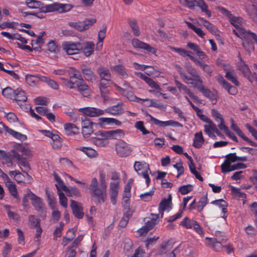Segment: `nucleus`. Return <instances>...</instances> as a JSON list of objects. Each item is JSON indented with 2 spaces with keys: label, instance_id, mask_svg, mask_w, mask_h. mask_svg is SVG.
<instances>
[{
  "label": "nucleus",
  "instance_id": "nucleus-1",
  "mask_svg": "<svg viewBox=\"0 0 257 257\" xmlns=\"http://www.w3.org/2000/svg\"><path fill=\"white\" fill-rule=\"evenodd\" d=\"M100 185L96 178H93L89 185L90 194L95 204H101L107 199V186L105 182V175L100 171L99 173Z\"/></svg>",
  "mask_w": 257,
  "mask_h": 257
},
{
  "label": "nucleus",
  "instance_id": "nucleus-2",
  "mask_svg": "<svg viewBox=\"0 0 257 257\" xmlns=\"http://www.w3.org/2000/svg\"><path fill=\"white\" fill-rule=\"evenodd\" d=\"M27 6L31 9H39L41 12L46 13L53 12L60 13L66 12L70 10L72 7L67 4L55 3L50 5H44L42 2L37 0H26Z\"/></svg>",
  "mask_w": 257,
  "mask_h": 257
},
{
  "label": "nucleus",
  "instance_id": "nucleus-3",
  "mask_svg": "<svg viewBox=\"0 0 257 257\" xmlns=\"http://www.w3.org/2000/svg\"><path fill=\"white\" fill-rule=\"evenodd\" d=\"M218 10L223 15L228 18L231 24L236 28V30H233V33L237 37L243 39L250 32L249 30L247 31L243 28L242 25L243 19L242 18L234 16L224 7H219Z\"/></svg>",
  "mask_w": 257,
  "mask_h": 257
},
{
  "label": "nucleus",
  "instance_id": "nucleus-4",
  "mask_svg": "<svg viewBox=\"0 0 257 257\" xmlns=\"http://www.w3.org/2000/svg\"><path fill=\"white\" fill-rule=\"evenodd\" d=\"M134 167L138 175H141L146 180V185L149 186L151 182L149 176V172L150 171L149 165L145 162L136 161Z\"/></svg>",
  "mask_w": 257,
  "mask_h": 257
},
{
  "label": "nucleus",
  "instance_id": "nucleus-5",
  "mask_svg": "<svg viewBox=\"0 0 257 257\" xmlns=\"http://www.w3.org/2000/svg\"><path fill=\"white\" fill-rule=\"evenodd\" d=\"M100 77L99 88H107L112 83L111 77L108 69L104 68H99L98 69Z\"/></svg>",
  "mask_w": 257,
  "mask_h": 257
},
{
  "label": "nucleus",
  "instance_id": "nucleus-6",
  "mask_svg": "<svg viewBox=\"0 0 257 257\" xmlns=\"http://www.w3.org/2000/svg\"><path fill=\"white\" fill-rule=\"evenodd\" d=\"M30 194H31L30 199L32 200V205L41 216L43 217H45L46 215V210L44 204L42 202V199L30 191Z\"/></svg>",
  "mask_w": 257,
  "mask_h": 257
},
{
  "label": "nucleus",
  "instance_id": "nucleus-7",
  "mask_svg": "<svg viewBox=\"0 0 257 257\" xmlns=\"http://www.w3.org/2000/svg\"><path fill=\"white\" fill-rule=\"evenodd\" d=\"M99 137L108 138L109 139L120 140L124 138V131L121 129H116L110 131H99L96 133Z\"/></svg>",
  "mask_w": 257,
  "mask_h": 257
},
{
  "label": "nucleus",
  "instance_id": "nucleus-8",
  "mask_svg": "<svg viewBox=\"0 0 257 257\" xmlns=\"http://www.w3.org/2000/svg\"><path fill=\"white\" fill-rule=\"evenodd\" d=\"M152 217L146 221L145 225L138 230L140 236L144 235L151 230L158 223L159 214H152Z\"/></svg>",
  "mask_w": 257,
  "mask_h": 257
},
{
  "label": "nucleus",
  "instance_id": "nucleus-9",
  "mask_svg": "<svg viewBox=\"0 0 257 257\" xmlns=\"http://www.w3.org/2000/svg\"><path fill=\"white\" fill-rule=\"evenodd\" d=\"M80 43L72 42L70 41L64 42L62 47L63 49L68 55H74L78 54L80 52Z\"/></svg>",
  "mask_w": 257,
  "mask_h": 257
},
{
  "label": "nucleus",
  "instance_id": "nucleus-10",
  "mask_svg": "<svg viewBox=\"0 0 257 257\" xmlns=\"http://www.w3.org/2000/svg\"><path fill=\"white\" fill-rule=\"evenodd\" d=\"M95 22L96 20L92 18L86 19L82 22H69L68 25L79 31H83L88 29Z\"/></svg>",
  "mask_w": 257,
  "mask_h": 257
},
{
  "label": "nucleus",
  "instance_id": "nucleus-11",
  "mask_svg": "<svg viewBox=\"0 0 257 257\" xmlns=\"http://www.w3.org/2000/svg\"><path fill=\"white\" fill-rule=\"evenodd\" d=\"M115 150L117 155L120 157H126L132 152L130 145L123 141H121L115 145Z\"/></svg>",
  "mask_w": 257,
  "mask_h": 257
},
{
  "label": "nucleus",
  "instance_id": "nucleus-12",
  "mask_svg": "<svg viewBox=\"0 0 257 257\" xmlns=\"http://www.w3.org/2000/svg\"><path fill=\"white\" fill-rule=\"evenodd\" d=\"M223 70L225 73V77L233 83L235 86H239V82L237 79V75L235 70L228 64L223 66Z\"/></svg>",
  "mask_w": 257,
  "mask_h": 257
},
{
  "label": "nucleus",
  "instance_id": "nucleus-13",
  "mask_svg": "<svg viewBox=\"0 0 257 257\" xmlns=\"http://www.w3.org/2000/svg\"><path fill=\"white\" fill-rule=\"evenodd\" d=\"M195 88H196L200 91L204 96L208 98L211 101L212 104H214L217 102L216 95L203 85V81L197 85Z\"/></svg>",
  "mask_w": 257,
  "mask_h": 257
},
{
  "label": "nucleus",
  "instance_id": "nucleus-14",
  "mask_svg": "<svg viewBox=\"0 0 257 257\" xmlns=\"http://www.w3.org/2000/svg\"><path fill=\"white\" fill-rule=\"evenodd\" d=\"M132 44L134 47L146 50L148 53L155 54H156V50L148 43L142 42L138 39L134 38L132 41Z\"/></svg>",
  "mask_w": 257,
  "mask_h": 257
},
{
  "label": "nucleus",
  "instance_id": "nucleus-15",
  "mask_svg": "<svg viewBox=\"0 0 257 257\" xmlns=\"http://www.w3.org/2000/svg\"><path fill=\"white\" fill-rule=\"evenodd\" d=\"M114 87L121 95L127 98L130 101L139 102L142 99L137 97L131 90V89L123 88L114 84Z\"/></svg>",
  "mask_w": 257,
  "mask_h": 257
},
{
  "label": "nucleus",
  "instance_id": "nucleus-16",
  "mask_svg": "<svg viewBox=\"0 0 257 257\" xmlns=\"http://www.w3.org/2000/svg\"><path fill=\"white\" fill-rule=\"evenodd\" d=\"M150 120L154 124L160 127H166L168 126H172L174 127H183V125L179 122L173 120H169L167 121H161L159 119L155 118L151 115H149Z\"/></svg>",
  "mask_w": 257,
  "mask_h": 257
},
{
  "label": "nucleus",
  "instance_id": "nucleus-17",
  "mask_svg": "<svg viewBox=\"0 0 257 257\" xmlns=\"http://www.w3.org/2000/svg\"><path fill=\"white\" fill-rule=\"evenodd\" d=\"M13 100L17 101L18 104L24 109H27L28 108L26 104H22V102H25L27 100V96L26 92L21 88H17L15 97Z\"/></svg>",
  "mask_w": 257,
  "mask_h": 257
},
{
  "label": "nucleus",
  "instance_id": "nucleus-18",
  "mask_svg": "<svg viewBox=\"0 0 257 257\" xmlns=\"http://www.w3.org/2000/svg\"><path fill=\"white\" fill-rule=\"evenodd\" d=\"M217 82L231 95H234L237 93V88L226 81L223 76L219 75L216 77Z\"/></svg>",
  "mask_w": 257,
  "mask_h": 257
},
{
  "label": "nucleus",
  "instance_id": "nucleus-19",
  "mask_svg": "<svg viewBox=\"0 0 257 257\" xmlns=\"http://www.w3.org/2000/svg\"><path fill=\"white\" fill-rule=\"evenodd\" d=\"M237 68L245 78L249 81H252L251 72L248 65L241 57H240L239 61L237 63Z\"/></svg>",
  "mask_w": 257,
  "mask_h": 257
},
{
  "label": "nucleus",
  "instance_id": "nucleus-20",
  "mask_svg": "<svg viewBox=\"0 0 257 257\" xmlns=\"http://www.w3.org/2000/svg\"><path fill=\"white\" fill-rule=\"evenodd\" d=\"M172 197L171 194H169L167 198H164L161 200L159 205V211L162 217L164 211L167 209H171Z\"/></svg>",
  "mask_w": 257,
  "mask_h": 257
},
{
  "label": "nucleus",
  "instance_id": "nucleus-21",
  "mask_svg": "<svg viewBox=\"0 0 257 257\" xmlns=\"http://www.w3.org/2000/svg\"><path fill=\"white\" fill-rule=\"evenodd\" d=\"M11 157L17 160V163L20 167H23L27 170L31 169L30 164L27 162L28 159L24 158L19 153L11 150Z\"/></svg>",
  "mask_w": 257,
  "mask_h": 257
},
{
  "label": "nucleus",
  "instance_id": "nucleus-22",
  "mask_svg": "<svg viewBox=\"0 0 257 257\" xmlns=\"http://www.w3.org/2000/svg\"><path fill=\"white\" fill-rule=\"evenodd\" d=\"M119 181L110 182L109 186V194L111 202L113 205H115L116 197L118 195L119 189Z\"/></svg>",
  "mask_w": 257,
  "mask_h": 257
},
{
  "label": "nucleus",
  "instance_id": "nucleus-23",
  "mask_svg": "<svg viewBox=\"0 0 257 257\" xmlns=\"http://www.w3.org/2000/svg\"><path fill=\"white\" fill-rule=\"evenodd\" d=\"M81 111L85 114L84 116L90 117H97L104 113L103 110L95 107H87L81 109Z\"/></svg>",
  "mask_w": 257,
  "mask_h": 257
},
{
  "label": "nucleus",
  "instance_id": "nucleus-24",
  "mask_svg": "<svg viewBox=\"0 0 257 257\" xmlns=\"http://www.w3.org/2000/svg\"><path fill=\"white\" fill-rule=\"evenodd\" d=\"M188 72L191 75V77L188 76V78L191 80H189V83H186V84L192 85L195 87L197 85L202 82L203 80L195 70L190 69L188 71Z\"/></svg>",
  "mask_w": 257,
  "mask_h": 257
},
{
  "label": "nucleus",
  "instance_id": "nucleus-25",
  "mask_svg": "<svg viewBox=\"0 0 257 257\" xmlns=\"http://www.w3.org/2000/svg\"><path fill=\"white\" fill-rule=\"evenodd\" d=\"M70 206L72 209L73 214L76 218L78 219H81L83 218L84 215L83 208L79 203L76 201L71 200Z\"/></svg>",
  "mask_w": 257,
  "mask_h": 257
},
{
  "label": "nucleus",
  "instance_id": "nucleus-26",
  "mask_svg": "<svg viewBox=\"0 0 257 257\" xmlns=\"http://www.w3.org/2000/svg\"><path fill=\"white\" fill-rule=\"evenodd\" d=\"M106 112L115 116H119L122 114L124 112L123 103L120 101L117 104L108 107L106 109Z\"/></svg>",
  "mask_w": 257,
  "mask_h": 257
},
{
  "label": "nucleus",
  "instance_id": "nucleus-27",
  "mask_svg": "<svg viewBox=\"0 0 257 257\" xmlns=\"http://www.w3.org/2000/svg\"><path fill=\"white\" fill-rule=\"evenodd\" d=\"M187 46L189 48L193 50L196 53L200 59H201V61H203V60H205V61L207 60V56L200 49L198 44L192 42H188L187 44Z\"/></svg>",
  "mask_w": 257,
  "mask_h": 257
},
{
  "label": "nucleus",
  "instance_id": "nucleus-28",
  "mask_svg": "<svg viewBox=\"0 0 257 257\" xmlns=\"http://www.w3.org/2000/svg\"><path fill=\"white\" fill-rule=\"evenodd\" d=\"M80 52L81 51L86 56L88 57L93 53L94 44L92 42L80 43Z\"/></svg>",
  "mask_w": 257,
  "mask_h": 257
},
{
  "label": "nucleus",
  "instance_id": "nucleus-29",
  "mask_svg": "<svg viewBox=\"0 0 257 257\" xmlns=\"http://www.w3.org/2000/svg\"><path fill=\"white\" fill-rule=\"evenodd\" d=\"M77 89L80 93L84 96L87 97L90 95V89L89 86L85 82L84 80L82 79L79 81H75Z\"/></svg>",
  "mask_w": 257,
  "mask_h": 257
},
{
  "label": "nucleus",
  "instance_id": "nucleus-30",
  "mask_svg": "<svg viewBox=\"0 0 257 257\" xmlns=\"http://www.w3.org/2000/svg\"><path fill=\"white\" fill-rule=\"evenodd\" d=\"M211 204L218 206L221 209L222 215L221 217L226 219L227 216V203L222 199L213 200L211 202Z\"/></svg>",
  "mask_w": 257,
  "mask_h": 257
},
{
  "label": "nucleus",
  "instance_id": "nucleus-31",
  "mask_svg": "<svg viewBox=\"0 0 257 257\" xmlns=\"http://www.w3.org/2000/svg\"><path fill=\"white\" fill-rule=\"evenodd\" d=\"M168 47L171 50L179 54L181 56L188 57L194 63H195L196 61L198 59V58H196L191 55V53H192L191 51H187L183 48H176L171 46H169Z\"/></svg>",
  "mask_w": 257,
  "mask_h": 257
},
{
  "label": "nucleus",
  "instance_id": "nucleus-32",
  "mask_svg": "<svg viewBox=\"0 0 257 257\" xmlns=\"http://www.w3.org/2000/svg\"><path fill=\"white\" fill-rule=\"evenodd\" d=\"M138 76L140 78L144 80L150 87L155 88L156 90H158V91L161 89L160 86L156 82L154 81L152 78L147 76L144 74L140 72L138 74Z\"/></svg>",
  "mask_w": 257,
  "mask_h": 257
},
{
  "label": "nucleus",
  "instance_id": "nucleus-33",
  "mask_svg": "<svg viewBox=\"0 0 257 257\" xmlns=\"http://www.w3.org/2000/svg\"><path fill=\"white\" fill-rule=\"evenodd\" d=\"M138 76L140 78L144 80L150 87L155 88L156 90H158V91L161 89L160 86L156 82L154 81L152 78L147 76L144 74L140 72L138 74Z\"/></svg>",
  "mask_w": 257,
  "mask_h": 257
},
{
  "label": "nucleus",
  "instance_id": "nucleus-34",
  "mask_svg": "<svg viewBox=\"0 0 257 257\" xmlns=\"http://www.w3.org/2000/svg\"><path fill=\"white\" fill-rule=\"evenodd\" d=\"M205 142L202 133L199 132L195 134L192 146L196 149H200Z\"/></svg>",
  "mask_w": 257,
  "mask_h": 257
},
{
  "label": "nucleus",
  "instance_id": "nucleus-35",
  "mask_svg": "<svg viewBox=\"0 0 257 257\" xmlns=\"http://www.w3.org/2000/svg\"><path fill=\"white\" fill-rule=\"evenodd\" d=\"M208 203V195L206 193L202 195L200 198L199 200L197 203L196 209L198 212L201 214V216H203V210L206 205Z\"/></svg>",
  "mask_w": 257,
  "mask_h": 257
},
{
  "label": "nucleus",
  "instance_id": "nucleus-36",
  "mask_svg": "<svg viewBox=\"0 0 257 257\" xmlns=\"http://www.w3.org/2000/svg\"><path fill=\"white\" fill-rule=\"evenodd\" d=\"M206 242L205 244L209 247H212L215 251H218L221 247V242L217 241L215 238L205 237Z\"/></svg>",
  "mask_w": 257,
  "mask_h": 257
},
{
  "label": "nucleus",
  "instance_id": "nucleus-37",
  "mask_svg": "<svg viewBox=\"0 0 257 257\" xmlns=\"http://www.w3.org/2000/svg\"><path fill=\"white\" fill-rule=\"evenodd\" d=\"M11 151L10 153L6 152L5 151L0 150V160L4 164H6L8 167L13 165L12 161L11 159Z\"/></svg>",
  "mask_w": 257,
  "mask_h": 257
},
{
  "label": "nucleus",
  "instance_id": "nucleus-38",
  "mask_svg": "<svg viewBox=\"0 0 257 257\" xmlns=\"http://www.w3.org/2000/svg\"><path fill=\"white\" fill-rule=\"evenodd\" d=\"M200 21L202 22L203 26L212 34L216 35L218 33V31L216 28L208 21L204 18H199Z\"/></svg>",
  "mask_w": 257,
  "mask_h": 257
},
{
  "label": "nucleus",
  "instance_id": "nucleus-39",
  "mask_svg": "<svg viewBox=\"0 0 257 257\" xmlns=\"http://www.w3.org/2000/svg\"><path fill=\"white\" fill-rule=\"evenodd\" d=\"M196 6L200 8L201 11L204 13L208 18L211 17V12L209 10L208 6L204 0H196Z\"/></svg>",
  "mask_w": 257,
  "mask_h": 257
},
{
  "label": "nucleus",
  "instance_id": "nucleus-40",
  "mask_svg": "<svg viewBox=\"0 0 257 257\" xmlns=\"http://www.w3.org/2000/svg\"><path fill=\"white\" fill-rule=\"evenodd\" d=\"M245 11L250 18L254 22H257V14L255 11V5H248L245 7Z\"/></svg>",
  "mask_w": 257,
  "mask_h": 257
},
{
  "label": "nucleus",
  "instance_id": "nucleus-41",
  "mask_svg": "<svg viewBox=\"0 0 257 257\" xmlns=\"http://www.w3.org/2000/svg\"><path fill=\"white\" fill-rule=\"evenodd\" d=\"M195 63L196 65H199L204 72L208 74L209 76H212L213 70L210 66L205 64L204 61H201L199 59L196 61Z\"/></svg>",
  "mask_w": 257,
  "mask_h": 257
},
{
  "label": "nucleus",
  "instance_id": "nucleus-42",
  "mask_svg": "<svg viewBox=\"0 0 257 257\" xmlns=\"http://www.w3.org/2000/svg\"><path fill=\"white\" fill-rule=\"evenodd\" d=\"M77 150L82 151L90 158H94L97 156V152L91 148L81 147L77 148Z\"/></svg>",
  "mask_w": 257,
  "mask_h": 257
},
{
  "label": "nucleus",
  "instance_id": "nucleus-43",
  "mask_svg": "<svg viewBox=\"0 0 257 257\" xmlns=\"http://www.w3.org/2000/svg\"><path fill=\"white\" fill-rule=\"evenodd\" d=\"M196 222V221L191 219L188 217H185L181 221L180 225L186 229H192Z\"/></svg>",
  "mask_w": 257,
  "mask_h": 257
},
{
  "label": "nucleus",
  "instance_id": "nucleus-44",
  "mask_svg": "<svg viewBox=\"0 0 257 257\" xmlns=\"http://www.w3.org/2000/svg\"><path fill=\"white\" fill-rule=\"evenodd\" d=\"M108 138L100 137L94 138L93 142L94 144L98 147H104L109 144Z\"/></svg>",
  "mask_w": 257,
  "mask_h": 257
},
{
  "label": "nucleus",
  "instance_id": "nucleus-45",
  "mask_svg": "<svg viewBox=\"0 0 257 257\" xmlns=\"http://www.w3.org/2000/svg\"><path fill=\"white\" fill-rule=\"evenodd\" d=\"M128 24L133 32L134 35L137 37L139 36L140 31L137 20L135 19H130L128 20Z\"/></svg>",
  "mask_w": 257,
  "mask_h": 257
},
{
  "label": "nucleus",
  "instance_id": "nucleus-46",
  "mask_svg": "<svg viewBox=\"0 0 257 257\" xmlns=\"http://www.w3.org/2000/svg\"><path fill=\"white\" fill-rule=\"evenodd\" d=\"M64 129L68 135L77 134L79 132V128L71 123H65Z\"/></svg>",
  "mask_w": 257,
  "mask_h": 257
},
{
  "label": "nucleus",
  "instance_id": "nucleus-47",
  "mask_svg": "<svg viewBox=\"0 0 257 257\" xmlns=\"http://www.w3.org/2000/svg\"><path fill=\"white\" fill-rule=\"evenodd\" d=\"M8 188L11 195L18 202H19L20 201V198L18 194L16 185L12 182H10L8 184Z\"/></svg>",
  "mask_w": 257,
  "mask_h": 257
},
{
  "label": "nucleus",
  "instance_id": "nucleus-48",
  "mask_svg": "<svg viewBox=\"0 0 257 257\" xmlns=\"http://www.w3.org/2000/svg\"><path fill=\"white\" fill-rule=\"evenodd\" d=\"M82 72L86 80L92 81L95 79L94 73L91 69L88 68H84L82 69Z\"/></svg>",
  "mask_w": 257,
  "mask_h": 257
},
{
  "label": "nucleus",
  "instance_id": "nucleus-49",
  "mask_svg": "<svg viewBox=\"0 0 257 257\" xmlns=\"http://www.w3.org/2000/svg\"><path fill=\"white\" fill-rule=\"evenodd\" d=\"M8 134L15 138L16 139H18L21 141H25L27 139V137L26 135L22 134L19 132H16L15 130L10 128L8 129Z\"/></svg>",
  "mask_w": 257,
  "mask_h": 257
},
{
  "label": "nucleus",
  "instance_id": "nucleus-50",
  "mask_svg": "<svg viewBox=\"0 0 257 257\" xmlns=\"http://www.w3.org/2000/svg\"><path fill=\"white\" fill-rule=\"evenodd\" d=\"M50 138L53 141V143H51V145L53 148L58 149L62 146L61 138L58 135L53 133Z\"/></svg>",
  "mask_w": 257,
  "mask_h": 257
},
{
  "label": "nucleus",
  "instance_id": "nucleus-51",
  "mask_svg": "<svg viewBox=\"0 0 257 257\" xmlns=\"http://www.w3.org/2000/svg\"><path fill=\"white\" fill-rule=\"evenodd\" d=\"M175 83L180 92L186 93L190 96L192 92L186 85H184L177 80H175Z\"/></svg>",
  "mask_w": 257,
  "mask_h": 257
},
{
  "label": "nucleus",
  "instance_id": "nucleus-52",
  "mask_svg": "<svg viewBox=\"0 0 257 257\" xmlns=\"http://www.w3.org/2000/svg\"><path fill=\"white\" fill-rule=\"evenodd\" d=\"M16 89L14 90L10 87H7L2 90V94L6 98L13 99L15 97Z\"/></svg>",
  "mask_w": 257,
  "mask_h": 257
},
{
  "label": "nucleus",
  "instance_id": "nucleus-53",
  "mask_svg": "<svg viewBox=\"0 0 257 257\" xmlns=\"http://www.w3.org/2000/svg\"><path fill=\"white\" fill-rule=\"evenodd\" d=\"M29 224L31 228H35L41 226L40 220L34 215H31L29 217Z\"/></svg>",
  "mask_w": 257,
  "mask_h": 257
},
{
  "label": "nucleus",
  "instance_id": "nucleus-54",
  "mask_svg": "<svg viewBox=\"0 0 257 257\" xmlns=\"http://www.w3.org/2000/svg\"><path fill=\"white\" fill-rule=\"evenodd\" d=\"M113 70L123 78H126L128 76L124 67L121 64L113 66Z\"/></svg>",
  "mask_w": 257,
  "mask_h": 257
},
{
  "label": "nucleus",
  "instance_id": "nucleus-55",
  "mask_svg": "<svg viewBox=\"0 0 257 257\" xmlns=\"http://www.w3.org/2000/svg\"><path fill=\"white\" fill-rule=\"evenodd\" d=\"M69 233H71V235H70L68 237H67L65 236H63V237L62 241L61 242V245L63 246H66L70 241H71V240H72L74 239V238L75 236V233L72 229H69L67 231V234L68 235Z\"/></svg>",
  "mask_w": 257,
  "mask_h": 257
},
{
  "label": "nucleus",
  "instance_id": "nucleus-56",
  "mask_svg": "<svg viewBox=\"0 0 257 257\" xmlns=\"http://www.w3.org/2000/svg\"><path fill=\"white\" fill-rule=\"evenodd\" d=\"M185 23L187 25L188 27L193 30L198 36L202 38L204 37L205 33L200 28H196L193 24L187 21H185Z\"/></svg>",
  "mask_w": 257,
  "mask_h": 257
},
{
  "label": "nucleus",
  "instance_id": "nucleus-57",
  "mask_svg": "<svg viewBox=\"0 0 257 257\" xmlns=\"http://www.w3.org/2000/svg\"><path fill=\"white\" fill-rule=\"evenodd\" d=\"M173 245L170 243L169 241H165L160 247L159 253L160 254L166 253L172 248Z\"/></svg>",
  "mask_w": 257,
  "mask_h": 257
},
{
  "label": "nucleus",
  "instance_id": "nucleus-58",
  "mask_svg": "<svg viewBox=\"0 0 257 257\" xmlns=\"http://www.w3.org/2000/svg\"><path fill=\"white\" fill-rule=\"evenodd\" d=\"M69 75L70 79L75 78L78 79L77 81H79L83 79L80 72L74 68H70Z\"/></svg>",
  "mask_w": 257,
  "mask_h": 257
},
{
  "label": "nucleus",
  "instance_id": "nucleus-59",
  "mask_svg": "<svg viewBox=\"0 0 257 257\" xmlns=\"http://www.w3.org/2000/svg\"><path fill=\"white\" fill-rule=\"evenodd\" d=\"M142 101L150 102V103L148 105V106H154L158 108H162L164 107L163 104L157 100L146 98L142 99Z\"/></svg>",
  "mask_w": 257,
  "mask_h": 257
},
{
  "label": "nucleus",
  "instance_id": "nucleus-60",
  "mask_svg": "<svg viewBox=\"0 0 257 257\" xmlns=\"http://www.w3.org/2000/svg\"><path fill=\"white\" fill-rule=\"evenodd\" d=\"M181 4L191 10H194L196 6V0H179Z\"/></svg>",
  "mask_w": 257,
  "mask_h": 257
},
{
  "label": "nucleus",
  "instance_id": "nucleus-61",
  "mask_svg": "<svg viewBox=\"0 0 257 257\" xmlns=\"http://www.w3.org/2000/svg\"><path fill=\"white\" fill-rule=\"evenodd\" d=\"M25 79L27 83L31 86H35L37 84L36 81L37 79V75L31 74H27L25 76Z\"/></svg>",
  "mask_w": 257,
  "mask_h": 257
},
{
  "label": "nucleus",
  "instance_id": "nucleus-62",
  "mask_svg": "<svg viewBox=\"0 0 257 257\" xmlns=\"http://www.w3.org/2000/svg\"><path fill=\"white\" fill-rule=\"evenodd\" d=\"M64 226V223L63 222H60L59 223V226L56 227L53 232L54 239H56L57 237H60L61 236L62 231L63 230Z\"/></svg>",
  "mask_w": 257,
  "mask_h": 257
},
{
  "label": "nucleus",
  "instance_id": "nucleus-63",
  "mask_svg": "<svg viewBox=\"0 0 257 257\" xmlns=\"http://www.w3.org/2000/svg\"><path fill=\"white\" fill-rule=\"evenodd\" d=\"M173 167L177 171V175L176 177L178 178L181 175L184 174V168L182 162L180 160L179 162L173 165Z\"/></svg>",
  "mask_w": 257,
  "mask_h": 257
},
{
  "label": "nucleus",
  "instance_id": "nucleus-64",
  "mask_svg": "<svg viewBox=\"0 0 257 257\" xmlns=\"http://www.w3.org/2000/svg\"><path fill=\"white\" fill-rule=\"evenodd\" d=\"M216 127V124L213 121H211L208 123V124L204 125V132L206 134H209L211 132L214 133L215 129Z\"/></svg>",
  "mask_w": 257,
  "mask_h": 257
}]
</instances>
